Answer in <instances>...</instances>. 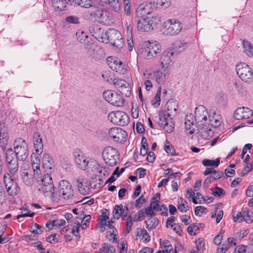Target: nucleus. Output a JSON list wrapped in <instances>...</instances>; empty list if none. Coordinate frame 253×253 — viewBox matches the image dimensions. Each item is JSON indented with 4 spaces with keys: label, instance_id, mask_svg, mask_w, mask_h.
Segmentation results:
<instances>
[{
    "label": "nucleus",
    "instance_id": "34",
    "mask_svg": "<svg viewBox=\"0 0 253 253\" xmlns=\"http://www.w3.org/2000/svg\"><path fill=\"white\" fill-rule=\"evenodd\" d=\"M116 249L111 244L104 243L102 244L101 248L99 249L97 253H115Z\"/></svg>",
    "mask_w": 253,
    "mask_h": 253
},
{
    "label": "nucleus",
    "instance_id": "29",
    "mask_svg": "<svg viewBox=\"0 0 253 253\" xmlns=\"http://www.w3.org/2000/svg\"><path fill=\"white\" fill-rule=\"evenodd\" d=\"M212 174V175L207 177L204 181L203 186L206 188L208 187V184L209 183L220 178L223 176V173L222 172L215 171Z\"/></svg>",
    "mask_w": 253,
    "mask_h": 253
},
{
    "label": "nucleus",
    "instance_id": "44",
    "mask_svg": "<svg viewBox=\"0 0 253 253\" xmlns=\"http://www.w3.org/2000/svg\"><path fill=\"white\" fill-rule=\"evenodd\" d=\"M40 160L38 158H36L35 160L33 161L32 163V168H33V173L38 176H39L41 174L40 169Z\"/></svg>",
    "mask_w": 253,
    "mask_h": 253
},
{
    "label": "nucleus",
    "instance_id": "13",
    "mask_svg": "<svg viewBox=\"0 0 253 253\" xmlns=\"http://www.w3.org/2000/svg\"><path fill=\"white\" fill-rule=\"evenodd\" d=\"M161 51L160 44L155 41L146 43L145 47L142 51V54L145 58L150 59L155 56Z\"/></svg>",
    "mask_w": 253,
    "mask_h": 253
},
{
    "label": "nucleus",
    "instance_id": "14",
    "mask_svg": "<svg viewBox=\"0 0 253 253\" xmlns=\"http://www.w3.org/2000/svg\"><path fill=\"white\" fill-rule=\"evenodd\" d=\"M107 63L109 67L120 74L125 75L127 70L122 61L116 56H110L106 59Z\"/></svg>",
    "mask_w": 253,
    "mask_h": 253
},
{
    "label": "nucleus",
    "instance_id": "39",
    "mask_svg": "<svg viewBox=\"0 0 253 253\" xmlns=\"http://www.w3.org/2000/svg\"><path fill=\"white\" fill-rule=\"evenodd\" d=\"M124 211H125V209H123V206L122 204L116 205L113 211L114 218L118 219H119Z\"/></svg>",
    "mask_w": 253,
    "mask_h": 253
},
{
    "label": "nucleus",
    "instance_id": "16",
    "mask_svg": "<svg viewBox=\"0 0 253 253\" xmlns=\"http://www.w3.org/2000/svg\"><path fill=\"white\" fill-rule=\"evenodd\" d=\"M93 15L94 19L101 24L110 25L112 23V14L107 10L98 9Z\"/></svg>",
    "mask_w": 253,
    "mask_h": 253
},
{
    "label": "nucleus",
    "instance_id": "23",
    "mask_svg": "<svg viewBox=\"0 0 253 253\" xmlns=\"http://www.w3.org/2000/svg\"><path fill=\"white\" fill-rule=\"evenodd\" d=\"M207 114L208 111L204 105H199L195 109V120L198 123L202 122L203 120L206 121Z\"/></svg>",
    "mask_w": 253,
    "mask_h": 253
},
{
    "label": "nucleus",
    "instance_id": "33",
    "mask_svg": "<svg viewBox=\"0 0 253 253\" xmlns=\"http://www.w3.org/2000/svg\"><path fill=\"white\" fill-rule=\"evenodd\" d=\"M89 30L90 33L92 34V36L94 37L96 40L99 41L101 39V36L103 30L99 27L98 26H92L89 28Z\"/></svg>",
    "mask_w": 253,
    "mask_h": 253
},
{
    "label": "nucleus",
    "instance_id": "42",
    "mask_svg": "<svg viewBox=\"0 0 253 253\" xmlns=\"http://www.w3.org/2000/svg\"><path fill=\"white\" fill-rule=\"evenodd\" d=\"M159 220L157 218H153L152 219H149L147 221H145V223L147 225L146 227L149 230H153L155 229L158 225Z\"/></svg>",
    "mask_w": 253,
    "mask_h": 253
},
{
    "label": "nucleus",
    "instance_id": "59",
    "mask_svg": "<svg viewBox=\"0 0 253 253\" xmlns=\"http://www.w3.org/2000/svg\"><path fill=\"white\" fill-rule=\"evenodd\" d=\"M79 5L85 8H89L92 5L91 0H78Z\"/></svg>",
    "mask_w": 253,
    "mask_h": 253
},
{
    "label": "nucleus",
    "instance_id": "56",
    "mask_svg": "<svg viewBox=\"0 0 253 253\" xmlns=\"http://www.w3.org/2000/svg\"><path fill=\"white\" fill-rule=\"evenodd\" d=\"M134 220H133L132 217L129 215L127 218V221L126 223V232L128 233L131 230V227L133 225Z\"/></svg>",
    "mask_w": 253,
    "mask_h": 253
},
{
    "label": "nucleus",
    "instance_id": "30",
    "mask_svg": "<svg viewBox=\"0 0 253 253\" xmlns=\"http://www.w3.org/2000/svg\"><path fill=\"white\" fill-rule=\"evenodd\" d=\"M166 106L167 111L174 116L178 106L177 101L174 99H171L167 102Z\"/></svg>",
    "mask_w": 253,
    "mask_h": 253
},
{
    "label": "nucleus",
    "instance_id": "48",
    "mask_svg": "<svg viewBox=\"0 0 253 253\" xmlns=\"http://www.w3.org/2000/svg\"><path fill=\"white\" fill-rule=\"evenodd\" d=\"M109 214L110 212L108 210L106 209L102 210L101 215L98 217V221L102 222V220L107 221L109 219Z\"/></svg>",
    "mask_w": 253,
    "mask_h": 253
},
{
    "label": "nucleus",
    "instance_id": "57",
    "mask_svg": "<svg viewBox=\"0 0 253 253\" xmlns=\"http://www.w3.org/2000/svg\"><path fill=\"white\" fill-rule=\"evenodd\" d=\"M207 209L204 206H197L195 209V213L196 215L201 216L204 212H207Z\"/></svg>",
    "mask_w": 253,
    "mask_h": 253
},
{
    "label": "nucleus",
    "instance_id": "9",
    "mask_svg": "<svg viewBox=\"0 0 253 253\" xmlns=\"http://www.w3.org/2000/svg\"><path fill=\"white\" fill-rule=\"evenodd\" d=\"M6 162L7 164V167L9 174L14 176L18 171V159L16 158L14 152L11 148H8L6 151Z\"/></svg>",
    "mask_w": 253,
    "mask_h": 253
},
{
    "label": "nucleus",
    "instance_id": "11",
    "mask_svg": "<svg viewBox=\"0 0 253 253\" xmlns=\"http://www.w3.org/2000/svg\"><path fill=\"white\" fill-rule=\"evenodd\" d=\"M176 52L177 50L174 48H169L163 51L160 58V64L163 68L169 69L173 65Z\"/></svg>",
    "mask_w": 253,
    "mask_h": 253
},
{
    "label": "nucleus",
    "instance_id": "54",
    "mask_svg": "<svg viewBox=\"0 0 253 253\" xmlns=\"http://www.w3.org/2000/svg\"><path fill=\"white\" fill-rule=\"evenodd\" d=\"M124 5V11L126 15L129 16L131 14L130 0H122Z\"/></svg>",
    "mask_w": 253,
    "mask_h": 253
},
{
    "label": "nucleus",
    "instance_id": "24",
    "mask_svg": "<svg viewBox=\"0 0 253 253\" xmlns=\"http://www.w3.org/2000/svg\"><path fill=\"white\" fill-rule=\"evenodd\" d=\"M22 181L27 186L34 183V175L32 170L28 169H24L21 173Z\"/></svg>",
    "mask_w": 253,
    "mask_h": 253
},
{
    "label": "nucleus",
    "instance_id": "2",
    "mask_svg": "<svg viewBox=\"0 0 253 253\" xmlns=\"http://www.w3.org/2000/svg\"><path fill=\"white\" fill-rule=\"evenodd\" d=\"M172 116V114L166 110L160 111L159 113V121L157 123L169 133L172 132L175 127Z\"/></svg>",
    "mask_w": 253,
    "mask_h": 253
},
{
    "label": "nucleus",
    "instance_id": "17",
    "mask_svg": "<svg viewBox=\"0 0 253 253\" xmlns=\"http://www.w3.org/2000/svg\"><path fill=\"white\" fill-rule=\"evenodd\" d=\"M115 87L122 94L126 97L131 95V88L129 84L125 80L120 78H115L113 79L112 83Z\"/></svg>",
    "mask_w": 253,
    "mask_h": 253
},
{
    "label": "nucleus",
    "instance_id": "40",
    "mask_svg": "<svg viewBox=\"0 0 253 253\" xmlns=\"http://www.w3.org/2000/svg\"><path fill=\"white\" fill-rule=\"evenodd\" d=\"M80 216V220H81V223H80L81 226H82V229H84L85 227H84V226H87L89 225L91 216L90 215H86L84 216L83 211H81Z\"/></svg>",
    "mask_w": 253,
    "mask_h": 253
},
{
    "label": "nucleus",
    "instance_id": "12",
    "mask_svg": "<svg viewBox=\"0 0 253 253\" xmlns=\"http://www.w3.org/2000/svg\"><path fill=\"white\" fill-rule=\"evenodd\" d=\"M103 98L111 104L117 106L122 107L125 104V100L122 95L116 91L107 90L103 93Z\"/></svg>",
    "mask_w": 253,
    "mask_h": 253
},
{
    "label": "nucleus",
    "instance_id": "47",
    "mask_svg": "<svg viewBox=\"0 0 253 253\" xmlns=\"http://www.w3.org/2000/svg\"><path fill=\"white\" fill-rule=\"evenodd\" d=\"M102 77L104 81L112 84L113 79H115L114 76L109 72H105L102 74Z\"/></svg>",
    "mask_w": 253,
    "mask_h": 253
},
{
    "label": "nucleus",
    "instance_id": "31",
    "mask_svg": "<svg viewBox=\"0 0 253 253\" xmlns=\"http://www.w3.org/2000/svg\"><path fill=\"white\" fill-rule=\"evenodd\" d=\"M52 4L54 10L57 12L66 9V2L65 0H52Z\"/></svg>",
    "mask_w": 253,
    "mask_h": 253
},
{
    "label": "nucleus",
    "instance_id": "28",
    "mask_svg": "<svg viewBox=\"0 0 253 253\" xmlns=\"http://www.w3.org/2000/svg\"><path fill=\"white\" fill-rule=\"evenodd\" d=\"M34 145L36 152L37 153H42L43 149V144L39 133H35L34 135Z\"/></svg>",
    "mask_w": 253,
    "mask_h": 253
},
{
    "label": "nucleus",
    "instance_id": "63",
    "mask_svg": "<svg viewBox=\"0 0 253 253\" xmlns=\"http://www.w3.org/2000/svg\"><path fill=\"white\" fill-rule=\"evenodd\" d=\"M66 21L68 23L78 24L79 23L78 17L75 16H70L66 18Z\"/></svg>",
    "mask_w": 253,
    "mask_h": 253
},
{
    "label": "nucleus",
    "instance_id": "43",
    "mask_svg": "<svg viewBox=\"0 0 253 253\" xmlns=\"http://www.w3.org/2000/svg\"><path fill=\"white\" fill-rule=\"evenodd\" d=\"M13 145L14 148H20L23 147H28V145L26 141L21 137H18L15 140Z\"/></svg>",
    "mask_w": 253,
    "mask_h": 253
},
{
    "label": "nucleus",
    "instance_id": "36",
    "mask_svg": "<svg viewBox=\"0 0 253 253\" xmlns=\"http://www.w3.org/2000/svg\"><path fill=\"white\" fill-rule=\"evenodd\" d=\"M244 52L248 56L253 55V45L249 41L246 40H243L242 42Z\"/></svg>",
    "mask_w": 253,
    "mask_h": 253
},
{
    "label": "nucleus",
    "instance_id": "7",
    "mask_svg": "<svg viewBox=\"0 0 253 253\" xmlns=\"http://www.w3.org/2000/svg\"><path fill=\"white\" fill-rule=\"evenodd\" d=\"M108 120L114 124L125 126L129 123L128 116L123 111H113L108 115Z\"/></svg>",
    "mask_w": 253,
    "mask_h": 253
},
{
    "label": "nucleus",
    "instance_id": "1",
    "mask_svg": "<svg viewBox=\"0 0 253 253\" xmlns=\"http://www.w3.org/2000/svg\"><path fill=\"white\" fill-rule=\"evenodd\" d=\"M74 162L78 167L83 170L88 169V166H97L96 169L97 172L101 173L103 169V167L96 164L95 162L91 161L89 158L84 155L83 152L79 149H76L73 152Z\"/></svg>",
    "mask_w": 253,
    "mask_h": 253
},
{
    "label": "nucleus",
    "instance_id": "51",
    "mask_svg": "<svg viewBox=\"0 0 253 253\" xmlns=\"http://www.w3.org/2000/svg\"><path fill=\"white\" fill-rule=\"evenodd\" d=\"M145 79L155 81L154 71L146 70L143 73Z\"/></svg>",
    "mask_w": 253,
    "mask_h": 253
},
{
    "label": "nucleus",
    "instance_id": "52",
    "mask_svg": "<svg viewBox=\"0 0 253 253\" xmlns=\"http://www.w3.org/2000/svg\"><path fill=\"white\" fill-rule=\"evenodd\" d=\"M42 227L40 225L35 223L31 226L30 231L33 233L37 234H41L42 232Z\"/></svg>",
    "mask_w": 253,
    "mask_h": 253
},
{
    "label": "nucleus",
    "instance_id": "4",
    "mask_svg": "<svg viewBox=\"0 0 253 253\" xmlns=\"http://www.w3.org/2000/svg\"><path fill=\"white\" fill-rule=\"evenodd\" d=\"M159 22L160 19L157 16L143 17L137 21V28L141 32H149L153 30Z\"/></svg>",
    "mask_w": 253,
    "mask_h": 253
},
{
    "label": "nucleus",
    "instance_id": "18",
    "mask_svg": "<svg viewBox=\"0 0 253 253\" xmlns=\"http://www.w3.org/2000/svg\"><path fill=\"white\" fill-rule=\"evenodd\" d=\"M59 194L65 199H72L74 191L72 185L67 180H62L59 183Z\"/></svg>",
    "mask_w": 253,
    "mask_h": 253
},
{
    "label": "nucleus",
    "instance_id": "50",
    "mask_svg": "<svg viewBox=\"0 0 253 253\" xmlns=\"http://www.w3.org/2000/svg\"><path fill=\"white\" fill-rule=\"evenodd\" d=\"M113 223V221L112 220L108 222V224L107 226L109 227L110 229H112V232L110 231V236L112 237L110 240H112V242H116V239L115 237L116 234L115 233V231L117 232V230L114 228V226L112 225V223Z\"/></svg>",
    "mask_w": 253,
    "mask_h": 253
},
{
    "label": "nucleus",
    "instance_id": "22",
    "mask_svg": "<svg viewBox=\"0 0 253 253\" xmlns=\"http://www.w3.org/2000/svg\"><path fill=\"white\" fill-rule=\"evenodd\" d=\"M76 184L81 194L85 195L89 193L90 187L86 179L83 177H78L76 180Z\"/></svg>",
    "mask_w": 253,
    "mask_h": 253
},
{
    "label": "nucleus",
    "instance_id": "15",
    "mask_svg": "<svg viewBox=\"0 0 253 253\" xmlns=\"http://www.w3.org/2000/svg\"><path fill=\"white\" fill-rule=\"evenodd\" d=\"M108 135L113 141L120 143L126 142L127 137V132L123 128L117 127L109 129Z\"/></svg>",
    "mask_w": 253,
    "mask_h": 253
},
{
    "label": "nucleus",
    "instance_id": "37",
    "mask_svg": "<svg viewBox=\"0 0 253 253\" xmlns=\"http://www.w3.org/2000/svg\"><path fill=\"white\" fill-rule=\"evenodd\" d=\"M126 36L127 41L128 45V49L129 51H131L133 49V41H132V28L130 25L126 24Z\"/></svg>",
    "mask_w": 253,
    "mask_h": 253
},
{
    "label": "nucleus",
    "instance_id": "20",
    "mask_svg": "<svg viewBox=\"0 0 253 253\" xmlns=\"http://www.w3.org/2000/svg\"><path fill=\"white\" fill-rule=\"evenodd\" d=\"M155 8L154 3L144 2L141 3L136 10V15L138 17H144L151 13Z\"/></svg>",
    "mask_w": 253,
    "mask_h": 253
},
{
    "label": "nucleus",
    "instance_id": "53",
    "mask_svg": "<svg viewBox=\"0 0 253 253\" xmlns=\"http://www.w3.org/2000/svg\"><path fill=\"white\" fill-rule=\"evenodd\" d=\"M253 212L249 210H246L243 212L244 217H245L244 220L248 223H252L253 220L251 219V216Z\"/></svg>",
    "mask_w": 253,
    "mask_h": 253
},
{
    "label": "nucleus",
    "instance_id": "60",
    "mask_svg": "<svg viewBox=\"0 0 253 253\" xmlns=\"http://www.w3.org/2000/svg\"><path fill=\"white\" fill-rule=\"evenodd\" d=\"M145 199L144 196L142 195L138 199H137L135 202V207L139 209L141 206L145 202Z\"/></svg>",
    "mask_w": 253,
    "mask_h": 253
},
{
    "label": "nucleus",
    "instance_id": "61",
    "mask_svg": "<svg viewBox=\"0 0 253 253\" xmlns=\"http://www.w3.org/2000/svg\"><path fill=\"white\" fill-rule=\"evenodd\" d=\"M198 230V228L194 224H191L187 228V232L190 235H195V232Z\"/></svg>",
    "mask_w": 253,
    "mask_h": 253
},
{
    "label": "nucleus",
    "instance_id": "49",
    "mask_svg": "<svg viewBox=\"0 0 253 253\" xmlns=\"http://www.w3.org/2000/svg\"><path fill=\"white\" fill-rule=\"evenodd\" d=\"M165 150L166 152L170 154L171 156L175 155V151L173 146L170 144L169 142L167 141L166 143L165 144Z\"/></svg>",
    "mask_w": 253,
    "mask_h": 253
},
{
    "label": "nucleus",
    "instance_id": "21",
    "mask_svg": "<svg viewBox=\"0 0 253 253\" xmlns=\"http://www.w3.org/2000/svg\"><path fill=\"white\" fill-rule=\"evenodd\" d=\"M253 115V111L248 107H242L237 109L234 114L235 119L243 120L249 119Z\"/></svg>",
    "mask_w": 253,
    "mask_h": 253
},
{
    "label": "nucleus",
    "instance_id": "45",
    "mask_svg": "<svg viewBox=\"0 0 253 253\" xmlns=\"http://www.w3.org/2000/svg\"><path fill=\"white\" fill-rule=\"evenodd\" d=\"M162 90V87L160 86L157 90L156 94L154 97V98L152 101V103L153 106H158L160 104L161 102V93Z\"/></svg>",
    "mask_w": 253,
    "mask_h": 253
},
{
    "label": "nucleus",
    "instance_id": "55",
    "mask_svg": "<svg viewBox=\"0 0 253 253\" xmlns=\"http://www.w3.org/2000/svg\"><path fill=\"white\" fill-rule=\"evenodd\" d=\"M153 201L150 203V206L153 209L154 211H159L161 205L160 204V201L153 198Z\"/></svg>",
    "mask_w": 253,
    "mask_h": 253
},
{
    "label": "nucleus",
    "instance_id": "46",
    "mask_svg": "<svg viewBox=\"0 0 253 253\" xmlns=\"http://www.w3.org/2000/svg\"><path fill=\"white\" fill-rule=\"evenodd\" d=\"M196 248L197 252H198L199 253H202L205 248L204 240L202 239L199 238L196 241Z\"/></svg>",
    "mask_w": 253,
    "mask_h": 253
},
{
    "label": "nucleus",
    "instance_id": "64",
    "mask_svg": "<svg viewBox=\"0 0 253 253\" xmlns=\"http://www.w3.org/2000/svg\"><path fill=\"white\" fill-rule=\"evenodd\" d=\"M247 247L244 245L238 246L234 250V253H247Z\"/></svg>",
    "mask_w": 253,
    "mask_h": 253
},
{
    "label": "nucleus",
    "instance_id": "62",
    "mask_svg": "<svg viewBox=\"0 0 253 253\" xmlns=\"http://www.w3.org/2000/svg\"><path fill=\"white\" fill-rule=\"evenodd\" d=\"M245 217H244L243 213L241 212H238L236 215H233V220L234 222H242Z\"/></svg>",
    "mask_w": 253,
    "mask_h": 253
},
{
    "label": "nucleus",
    "instance_id": "19",
    "mask_svg": "<svg viewBox=\"0 0 253 253\" xmlns=\"http://www.w3.org/2000/svg\"><path fill=\"white\" fill-rule=\"evenodd\" d=\"M108 37L109 42L118 48L123 47L124 41L121 33L115 29L108 30Z\"/></svg>",
    "mask_w": 253,
    "mask_h": 253
},
{
    "label": "nucleus",
    "instance_id": "35",
    "mask_svg": "<svg viewBox=\"0 0 253 253\" xmlns=\"http://www.w3.org/2000/svg\"><path fill=\"white\" fill-rule=\"evenodd\" d=\"M155 81L159 84H163L166 81V74L162 71H154Z\"/></svg>",
    "mask_w": 253,
    "mask_h": 253
},
{
    "label": "nucleus",
    "instance_id": "27",
    "mask_svg": "<svg viewBox=\"0 0 253 253\" xmlns=\"http://www.w3.org/2000/svg\"><path fill=\"white\" fill-rule=\"evenodd\" d=\"M13 151L14 152L16 158L19 161H25L29 155L28 147L14 148Z\"/></svg>",
    "mask_w": 253,
    "mask_h": 253
},
{
    "label": "nucleus",
    "instance_id": "3",
    "mask_svg": "<svg viewBox=\"0 0 253 253\" xmlns=\"http://www.w3.org/2000/svg\"><path fill=\"white\" fill-rule=\"evenodd\" d=\"M182 29V23L174 19H169L164 22L162 26V32L166 35H176Z\"/></svg>",
    "mask_w": 253,
    "mask_h": 253
},
{
    "label": "nucleus",
    "instance_id": "41",
    "mask_svg": "<svg viewBox=\"0 0 253 253\" xmlns=\"http://www.w3.org/2000/svg\"><path fill=\"white\" fill-rule=\"evenodd\" d=\"M220 163V159L217 158L215 160H212L209 159H204L202 164L204 166L209 167L212 166L214 168L217 167Z\"/></svg>",
    "mask_w": 253,
    "mask_h": 253
},
{
    "label": "nucleus",
    "instance_id": "32",
    "mask_svg": "<svg viewBox=\"0 0 253 253\" xmlns=\"http://www.w3.org/2000/svg\"><path fill=\"white\" fill-rule=\"evenodd\" d=\"M78 40L84 45H88L90 44V39L86 33L83 31H79L76 33Z\"/></svg>",
    "mask_w": 253,
    "mask_h": 253
},
{
    "label": "nucleus",
    "instance_id": "5",
    "mask_svg": "<svg viewBox=\"0 0 253 253\" xmlns=\"http://www.w3.org/2000/svg\"><path fill=\"white\" fill-rule=\"evenodd\" d=\"M102 155L105 163L110 166L116 165L120 159V154L118 150L111 146L104 148Z\"/></svg>",
    "mask_w": 253,
    "mask_h": 253
},
{
    "label": "nucleus",
    "instance_id": "58",
    "mask_svg": "<svg viewBox=\"0 0 253 253\" xmlns=\"http://www.w3.org/2000/svg\"><path fill=\"white\" fill-rule=\"evenodd\" d=\"M75 225L73 226L72 233L76 237L79 236V229L81 227V224L79 221H76L74 223Z\"/></svg>",
    "mask_w": 253,
    "mask_h": 253
},
{
    "label": "nucleus",
    "instance_id": "26",
    "mask_svg": "<svg viewBox=\"0 0 253 253\" xmlns=\"http://www.w3.org/2000/svg\"><path fill=\"white\" fill-rule=\"evenodd\" d=\"M103 4L109 5L111 10L119 13L122 8V5L119 0H98Z\"/></svg>",
    "mask_w": 253,
    "mask_h": 253
},
{
    "label": "nucleus",
    "instance_id": "10",
    "mask_svg": "<svg viewBox=\"0 0 253 253\" xmlns=\"http://www.w3.org/2000/svg\"><path fill=\"white\" fill-rule=\"evenodd\" d=\"M236 70L239 77L246 82H250L253 80V72L248 65L241 62L236 66Z\"/></svg>",
    "mask_w": 253,
    "mask_h": 253
},
{
    "label": "nucleus",
    "instance_id": "8",
    "mask_svg": "<svg viewBox=\"0 0 253 253\" xmlns=\"http://www.w3.org/2000/svg\"><path fill=\"white\" fill-rule=\"evenodd\" d=\"M3 183L8 194L14 196L18 194L20 190L16 181H15L9 173L6 172L3 175Z\"/></svg>",
    "mask_w": 253,
    "mask_h": 253
},
{
    "label": "nucleus",
    "instance_id": "25",
    "mask_svg": "<svg viewBox=\"0 0 253 253\" xmlns=\"http://www.w3.org/2000/svg\"><path fill=\"white\" fill-rule=\"evenodd\" d=\"M42 167L47 172H51L54 168V163L52 158L48 154H44L42 157Z\"/></svg>",
    "mask_w": 253,
    "mask_h": 253
},
{
    "label": "nucleus",
    "instance_id": "38",
    "mask_svg": "<svg viewBox=\"0 0 253 253\" xmlns=\"http://www.w3.org/2000/svg\"><path fill=\"white\" fill-rule=\"evenodd\" d=\"M178 209L182 212H186L188 209V206L187 201L183 198L180 197L177 199Z\"/></svg>",
    "mask_w": 253,
    "mask_h": 253
},
{
    "label": "nucleus",
    "instance_id": "6",
    "mask_svg": "<svg viewBox=\"0 0 253 253\" xmlns=\"http://www.w3.org/2000/svg\"><path fill=\"white\" fill-rule=\"evenodd\" d=\"M38 182L39 191L45 194L50 193L52 197H54V185L51 176L49 173L44 174L40 180H38Z\"/></svg>",
    "mask_w": 253,
    "mask_h": 253
}]
</instances>
